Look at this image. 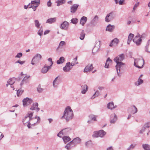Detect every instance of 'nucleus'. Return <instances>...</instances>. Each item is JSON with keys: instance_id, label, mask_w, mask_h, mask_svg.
Returning <instances> with one entry per match:
<instances>
[{"instance_id": "1", "label": "nucleus", "mask_w": 150, "mask_h": 150, "mask_svg": "<svg viewBox=\"0 0 150 150\" xmlns=\"http://www.w3.org/2000/svg\"><path fill=\"white\" fill-rule=\"evenodd\" d=\"M73 117L72 110L70 106H68L66 108L61 119H64L67 122L72 119Z\"/></svg>"}, {"instance_id": "2", "label": "nucleus", "mask_w": 150, "mask_h": 150, "mask_svg": "<svg viewBox=\"0 0 150 150\" xmlns=\"http://www.w3.org/2000/svg\"><path fill=\"white\" fill-rule=\"evenodd\" d=\"M40 120V117H38L37 116H36L34 117H31L30 122L28 124L27 126L28 128H31V125L34 126L36 123H39Z\"/></svg>"}, {"instance_id": "3", "label": "nucleus", "mask_w": 150, "mask_h": 150, "mask_svg": "<svg viewBox=\"0 0 150 150\" xmlns=\"http://www.w3.org/2000/svg\"><path fill=\"white\" fill-rule=\"evenodd\" d=\"M42 56L39 54H36L33 58L31 64L33 65H36L38 63L41 59Z\"/></svg>"}, {"instance_id": "4", "label": "nucleus", "mask_w": 150, "mask_h": 150, "mask_svg": "<svg viewBox=\"0 0 150 150\" xmlns=\"http://www.w3.org/2000/svg\"><path fill=\"white\" fill-rule=\"evenodd\" d=\"M40 0H33L31 1L30 3H29L30 7L32 8L34 11H35L37 7L40 4Z\"/></svg>"}, {"instance_id": "5", "label": "nucleus", "mask_w": 150, "mask_h": 150, "mask_svg": "<svg viewBox=\"0 0 150 150\" xmlns=\"http://www.w3.org/2000/svg\"><path fill=\"white\" fill-rule=\"evenodd\" d=\"M33 112H28L26 115L23 118L22 122L24 125L27 123H28L29 122H30V117H32L33 116Z\"/></svg>"}, {"instance_id": "6", "label": "nucleus", "mask_w": 150, "mask_h": 150, "mask_svg": "<svg viewBox=\"0 0 150 150\" xmlns=\"http://www.w3.org/2000/svg\"><path fill=\"white\" fill-rule=\"evenodd\" d=\"M144 61L143 58L140 59H134V65L136 67L141 68L142 67L144 64Z\"/></svg>"}, {"instance_id": "7", "label": "nucleus", "mask_w": 150, "mask_h": 150, "mask_svg": "<svg viewBox=\"0 0 150 150\" xmlns=\"http://www.w3.org/2000/svg\"><path fill=\"white\" fill-rule=\"evenodd\" d=\"M145 35L144 34H143L140 37V35L139 33H138L136 36L133 41L137 45H139L142 42L141 38Z\"/></svg>"}, {"instance_id": "8", "label": "nucleus", "mask_w": 150, "mask_h": 150, "mask_svg": "<svg viewBox=\"0 0 150 150\" xmlns=\"http://www.w3.org/2000/svg\"><path fill=\"white\" fill-rule=\"evenodd\" d=\"M115 14L113 12H111L107 14L105 18V21L109 22L115 18Z\"/></svg>"}, {"instance_id": "9", "label": "nucleus", "mask_w": 150, "mask_h": 150, "mask_svg": "<svg viewBox=\"0 0 150 150\" xmlns=\"http://www.w3.org/2000/svg\"><path fill=\"white\" fill-rule=\"evenodd\" d=\"M106 134V132L103 130H100L98 131H96L94 132L93 137H103Z\"/></svg>"}, {"instance_id": "10", "label": "nucleus", "mask_w": 150, "mask_h": 150, "mask_svg": "<svg viewBox=\"0 0 150 150\" xmlns=\"http://www.w3.org/2000/svg\"><path fill=\"white\" fill-rule=\"evenodd\" d=\"M32 99L28 98H24L23 100V105L24 107L30 105L32 103Z\"/></svg>"}, {"instance_id": "11", "label": "nucleus", "mask_w": 150, "mask_h": 150, "mask_svg": "<svg viewBox=\"0 0 150 150\" xmlns=\"http://www.w3.org/2000/svg\"><path fill=\"white\" fill-rule=\"evenodd\" d=\"M124 55L123 54H122L115 58L114 60L116 62H121L124 59Z\"/></svg>"}, {"instance_id": "12", "label": "nucleus", "mask_w": 150, "mask_h": 150, "mask_svg": "<svg viewBox=\"0 0 150 150\" xmlns=\"http://www.w3.org/2000/svg\"><path fill=\"white\" fill-rule=\"evenodd\" d=\"M128 110L129 112L133 114H134L137 112V108L134 105H132L129 108Z\"/></svg>"}, {"instance_id": "13", "label": "nucleus", "mask_w": 150, "mask_h": 150, "mask_svg": "<svg viewBox=\"0 0 150 150\" xmlns=\"http://www.w3.org/2000/svg\"><path fill=\"white\" fill-rule=\"evenodd\" d=\"M69 26V23L67 21H65L60 25V28L62 30H66L68 29Z\"/></svg>"}, {"instance_id": "14", "label": "nucleus", "mask_w": 150, "mask_h": 150, "mask_svg": "<svg viewBox=\"0 0 150 150\" xmlns=\"http://www.w3.org/2000/svg\"><path fill=\"white\" fill-rule=\"evenodd\" d=\"M72 68V67L70 65V63L68 62L66 63L65 66L63 68V70L65 72H68L70 71Z\"/></svg>"}, {"instance_id": "15", "label": "nucleus", "mask_w": 150, "mask_h": 150, "mask_svg": "<svg viewBox=\"0 0 150 150\" xmlns=\"http://www.w3.org/2000/svg\"><path fill=\"white\" fill-rule=\"evenodd\" d=\"M79 6V5L77 4H74L72 5L70 8V12L73 14L76 11L77 8Z\"/></svg>"}, {"instance_id": "16", "label": "nucleus", "mask_w": 150, "mask_h": 150, "mask_svg": "<svg viewBox=\"0 0 150 150\" xmlns=\"http://www.w3.org/2000/svg\"><path fill=\"white\" fill-rule=\"evenodd\" d=\"M117 64L115 66L117 70V73L118 75H119V74L120 72V68L122 65H124L125 64L122 62H116Z\"/></svg>"}, {"instance_id": "17", "label": "nucleus", "mask_w": 150, "mask_h": 150, "mask_svg": "<svg viewBox=\"0 0 150 150\" xmlns=\"http://www.w3.org/2000/svg\"><path fill=\"white\" fill-rule=\"evenodd\" d=\"M117 120V117L115 113L111 114L110 116V122L111 123L114 124Z\"/></svg>"}, {"instance_id": "18", "label": "nucleus", "mask_w": 150, "mask_h": 150, "mask_svg": "<svg viewBox=\"0 0 150 150\" xmlns=\"http://www.w3.org/2000/svg\"><path fill=\"white\" fill-rule=\"evenodd\" d=\"M75 146L73 143L71 141L69 143L67 144L66 146H65V148H66L67 150H70L73 148Z\"/></svg>"}, {"instance_id": "19", "label": "nucleus", "mask_w": 150, "mask_h": 150, "mask_svg": "<svg viewBox=\"0 0 150 150\" xmlns=\"http://www.w3.org/2000/svg\"><path fill=\"white\" fill-rule=\"evenodd\" d=\"M93 68L92 64H89L85 67L83 71L84 72H90L93 70Z\"/></svg>"}, {"instance_id": "20", "label": "nucleus", "mask_w": 150, "mask_h": 150, "mask_svg": "<svg viewBox=\"0 0 150 150\" xmlns=\"http://www.w3.org/2000/svg\"><path fill=\"white\" fill-rule=\"evenodd\" d=\"M30 109L32 110H36L37 111H39L40 108H38V104L37 103H33Z\"/></svg>"}, {"instance_id": "21", "label": "nucleus", "mask_w": 150, "mask_h": 150, "mask_svg": "<svg viewBox=\"0 0 150 150\" xmlns=\"http://www.w3.org/2000/svg\"><path fill=\"white\" fill-rule=\"evenodd\" d=\"M71 141L76 146L81 143V139L79 137H77Z\"/></svg>"}, {"instance_id": "22", "label": "nucleus", "mask_w": 150, "mask_h": 150, "mask_svg": "<svg viewBox=\"0 0 150 150\" xmlns=\"http://www.w3.org/2000/svg\"><path fill=\"white\" fill-rule=\"evenodd\" d=\"M119 42V40L117 38L114 39L113 40H112L110 43V47H112L113 46L117 45Z\"/></svg>"}, {"instance_id": "23", "label": "nucleus", "mask_w": 150, "mask_h": 150, "mask_svg": "<svg viewBox=\"0 0 150 150\" xmlns=\"http://www.w3.org/2000/svg\"><path fill=\"white\" fill-rule=\"evenodd\" d=\"M16 79L15 78H11L10 79L7 81V84H6V86H8L9 85H10L13 84L15 82Z\"/></svg>"}, {"instance_id": "24", "label": "nucleus", "mask_w": 150, "mask_h": 150, "mask_svg": "<svg viewBox=\"0 0 150 150\" xmlns=\"http://www.w3.org/2000/svg\"><path fill=\"white\" fill-rule=\"evenodd\" d=\"M117 107V105L114 106V103L112 102H111L108 103L107 105V108L110 110L114 109Z\"/></svg>"}, {"instance_id": "25", "label": "nucleus", "mask_w": 150, "mask_h": 150, "mask_svg": "<svg viewBox=\"0 0 150 150\" xmlns=\"http://www.w3.org/2000/svg\"><path fill=\"white\" fill-rule=\"evenodd\" d=\"M143 76L142 75H141L139 78L138 79V81L135 83V85L136 86H139L142 84L143 83V81L142 80L141 78Z\"/></svg>"}, {"instance_id": "26", "label": "nucleus", "mask_w": 150, "mask_h": 150, "mask_svg": "<svg viewBox=\"0 0 150 150\" xmlns=\"http://www.w3.org/2000/svg\"><path fill=\"white\" fill-rule=\"evenodd\" d=\"M87 20V18L86 17L83 16L81 19L80 24H81L82 26H83L86 23Z\"/></svg>"}, {"instance_id": "27", "label": "nucleus", "mask_w": 150, "mask_h": 150, "mask_svg": "<svg viewBox=\"0 0 150 150\" xmlns=\"http://www.w3.org/2000/svg\"><path fill=\"white\" fill-rule=\"evenodd\" d=\"M115 28V26L113 25H111L110 24L108 25L106 28V30L111 32L113 31Z\"/></svg>"}, {"instance_id": "28", "label": "nucleus", "mask_w": 150, "mask_h": 150, "mask_svg": "<svg viewBox=\"0 0 150 150\" xmlns=\"http://www.w3.org/2000/svg\"><path fill=\"white\" fill-rule=\"evenodd\" d=\"M56 20V18H50L47 20L46 23L49 24H51L55 22Z\"/></svg>"}, {"instance_id": "29", "label": "nucleus", "mask_w": 150, "mask_h": 150, "mask_svg": "<svg viewBox=\"0 0 150 150\" xmlns=\"http://www.w3.org/2000/svg\"><path fill=\"white\" fill-rule=\"evenodd\" d=\"M62 139L65 144H66L71 140L70 138L69 137L67 136L63 137Z\"/></svg>"}, {"instance_id": "30", "label": "nucleus", "mask_w": 150, "mask_h": 150, "mask_svg": "<svg viewBox=\"0 0 150 150\" xmlns=\"http://www.w3.org/2000/svg\"><path fill=\"white\" fill-rule=\"evenodd\" d=\"M48 71V69L47 68V66L46 64H45L42 68L41 69V72L43 74H45Z\"/></svg>"}, {"instance_id": "31", "label": "nucleus", "mask_w": 150, "mask_h": 150, "mask_svg": "<svg viewBox=\"0 0 150 150\" xmlns=\"http://www.w3.org/2000/svg\"><path fill=\"white\" fill-rule=\"evenodd\" d=\"M134 36V34L132 33H130L128 37V41L127 43L128 44H130V42L132 40V38Z\"/></svg>"}, {"instance_id": "32", "label": "nucleus", "mask_w": 150, "mask_h": 150, "mask_svg": "<svg viewBox=\"0 0 150 150\" xmlns=\"http://www.w3.org/2000/svg\"><path fill=\"white\" fill-rule=\"evenodd\" d=\"M71 130V129L70 128H67L62 129V131L64 134H66L69 132Z\"/></svg>"}, {"instance_id": "33", "label": "nucleus", "mask_w": 150, "mask_h": 150, "mask_svg": "<svg viewBox=\"0 0 150 150\" xmlns=\"http://www.w3.org/2000/svg\"><path fill=\"white\" fill-rule=\"evenodd\" d=\"M64 58L63 57H61L57 61V63L58 64L63 63L64 61Z\"/></svg>"}, {"instance_id": "34", "label": "nucleus", "mask_w": 150, "mask_h": 150, "mask_svg": "<svg viewBox=\"0 0 150 150\" xmlns=\"http://www.w3.org/2000/svg\"><path fill=\"white\" fill-rule=\"evenodd\" d=\"M65 2V0H58L56 2L57 4V6H59L60 5L64 4Z\"/></svg>"}, {"instance_id": "35", "label": "nucleus", "mask_w": 150, "mask_h": 150, "mask_svg": "<svg viewBox=\"0 0 150 150\" xmlns=\"http://www.w3.org/2000/svg\"><path fill=\"white\" fill-rule=\"evenodd\" d=\"M58 79V77H56L53 82V85L54 87H57L58 84V82L57 81V80Z\"/></svg>"}, {"instance_id": "36", "label": "nucleus", "mask_w": 150, "mask_h": 150, "mask_svg": "<svg viewBox=\"0 0 150 150\" xmlns=\"http://www.w3.org/2000/svg\"><path fill=\"white\" fill-rule=\"evenodd\" d=\"M142 147L145 150H150V146L148 144H143Z\"/></svg>"}, {"instance_id": "37", "label": "nucleus", "mask_w": 150, "mask_h": 150, "mask_svg": "<svg viewBox=\"0 0 150 150\" xmlns=\"http://www.w3.org/2000/svg\"><path fill=\"white\" fill-rule=\"evenodd\" d=\"M100 95V92L98 90H97L95 93L93 95V96L91 97V99H93L95 98L96 97H98Z\"/></svg>"}, {"instance_id": "38", "label": "nucleus", "mask_w": 150, "mask_h": 150, "mask_svg": "<svg viewBox=\"0 0 150 150\" xmlns=\"http://www.w3.org/2000/svg\"><path fill=\"white\" fill-rule=\"evenodd\" d=\"M112 60L110 59V58H108L107 60L105 66V67L106 68H108V65L111 62Z\"/></svg>"}, {"instance_id": "39", "label": "nucleus", "mask_w": 150, "mask_h": 150, "mask_svg": "<svg viewBox=\"0 0 150 150\" xmlns=\"http://www.w3.org/2000/svg\"><path fill=\"white\" fill-rule=\"evenodd\" d=\"M85 33H84V30H83L81 31L80 37V39L81 40H83L84 39L85 36Z\"/></svg>"}, {"instance_id": "40", "label": "nucleus", "mask_w": 150, "mask_h": 150, "mask_svg": "<svg viewBox=\"0 0 150 150\" xmlns=\"http://www.w3.org/2000/svg\"><path fill=\"white\" fill-rule=\"evenodd\" d=\"M150 41V40H149L148 42L147 43L145 47L146 51L149 52H150V48H149V43Z\"/></svg>"}, {"instance_id": "41", "label": "nucleus", "mask_w": 150, "mask_h": 150, "mask_svg": "<svg viewBox=\"0 0 150 150\" xmlns=\"http://www.w3.org/2000/svg\"><path fill=\"white\" fill-rule=\"evenodd\" d=\"M23 92V90L21 89H20L17 90V96H20Z\"/></svg>"}, {"instance_id": "42", "label": "nucleus", "mask_w": 150, "mask_h": 150, "mask_svg": "<svg viewBox=\"0 0 150 150\" xmlns=\"http://www.w3.org/2000/svg\"><path fill=\"white\" fill-rule=\"evenodd\" d=\"M66 42L64 41H61L60 42L59 44V46L58 47V48H62V46L64 45H65Z\"/></svg>"}, {"instance_id": "43", "label": "nucleus", "mask_w": 150, "mask_h": 150, "mask_svg": "<svg viewBox=\"0 0 150 150\" xmlns=\"http://www.w3.org/2000/svg\"><path fill=\"white\" fill-rule=\"evenodd\" d=\"M96 117H97L96 116L93 115H90L89 117L92 120H93L94 121H97L96 118Z\"/></svg>"}, {"instance_id": "44", "label": "nucleus", "mask_w": 150, "mask_h": 150, "mask_svg": "<svg viewBox=\"0 0 150 150\" xmlns=\"http://www.w3.org/2000/svg\"><path fill=\"white\" fill-rule=\"evenodd\" d=\"M30 77V76H25L24 78L23 79V80L22 81V83L21 84V85H22V84H23L24 82H27L26 81Z\"/></svg>"}, {"instance_id": "45", "label": "nucleus", "mask_w": 150, "mask_h": 150, "mask_svg": "<svg viewBox=\"0 0 150 150\" xmlns=\"http://www.w3.org/2000/svg\"><path fill=\"white\" fill-rule=\"evenodd\" d=\"M71 23H72L74 24H76L78 22V20L76 18H73L71 20Z\"/></svg>"}, {"instance_id": "46", "label": "nucleus", "mask_w": 150, "mask_h": 150, "mask_svg": "<svg viewBox=\"0 0 150 150\" xmlns=\"http://www.w3.org/2000/svg\"><path fill=\"white\" fill-rule=\"evenodd\" d=\"M35 27L38 28H39L40 24L39 23L38 20H35Z\"/></svg>"}, {"instance_id": "47", "label": "nucleus", "mask_w": 150, "mask_h": 150, "mask_svg": "<svg viewBox=\"0 0 150 150\" xmlns=\"http://www.w3.org/2000/svg\"><path fill=\"white\" fill-rule=\"evenodd\" d=\"M43 29L42 28V27H41L40 29L38 30V34L41 36L43 34ZM41 38V37H40Z\"/></svg>"}, {"instance_id": "48", "label": "nucleus", "mask_w": 150, "mask_h": 150, "mask_svg": "<svg viewBox=\"0 0 150 150\" xmlns=\"http://www.w3.org/2000/svg\"><path fill=\"white\" fill-rule=\"evenodd\" d=\"M96 45L92 50V52L93 53H96L99 49V47H97Z\"/></svg>"}, {"instance_id": "49", "label": "nucleus", "mask_w": 150, "mask_h": 150, "mask_svg": "<svg viewBox=\"0 0 150 150\" xmlns=\"http://www.w3.org/2000/svg\"><path fill=\"white\" fill-rule=\"evenodd\" d=\"M81 88H82V90H88V87L87 85L86 84H85L84 85H82L81 86Z\"/></svg>"}, {"instance_id": "50", "label": "nucleus", "mask_w": 150, "mask_h": 150, "mask_svg": "<svg viewBox=\"0 0 150 150\" xmlns=\"http://www.w3.org/2000/svg\"><path fill=\"white\" fill-rule=\"evenodd\" d=\"M37 89L38 91L40 93L42 92L43 90V89L41 88L40 86H38Z\"/></svg>"}, {"instance_id": "51", "label": "nucleus", "mask_w": 150, "mask_h": 150, "mask_svg": "<svg viewBox=\"0 0 150 150\" xmlns=\"http://www.w3.org/2000/svg\"><path fill=\"white\" fill-rule=\"evenodd\" d=\"M23 55L22 53L21 52L18 53L17 55L15 56L16 58H20L22 57Z\"/></svg>"}, {"instance_id": "52", "label": "nucleus", "mask_w": 150, "mask_h": 150, "mask_svg": "<svg viewBox=\"0 0 150 150\" xmlns=\"http://www.w3.org/2000/svg\"><path fill=\"white\" fill-rule=\"evenodd\" d=\"M136 146V145H133V144H131L129 147L127 149V150H130L132 149H133Z\"/></svg>"}, {"instance_id": "53", "label": "nucleus", "mask_w": 150, "mask_h": 150, "mask_svg": "<svg viewBox=\"0 0 150 150\" xmlns=\"http://www.w3.org/2000/svg\"><path fill=\"white\" fill-rule=\"evenodd\" d=\"M25 62L24 61H21V60H18L15 63V64H16L17 63H19L21 64H23Z\"/></svg>"}, {"instance_id": "54", "label": "nucleus", "mask_w": 150, "mask_h": 150, "mask_svg": "<svg viewBox=\"0 0 150 150\" xmlns=\"http://www.w3.org/2000/svg\"><path fill=\"white\" fill-rule=\"evenodd\" d=\"M63 134H64L62 131V130L61 131H60L57 134V136L59 137H61L63 135Z\"/></svg>"}, {"instance_id": "55", "label": "nucleus", "mask_w": 150, "mask_h": 150, "mask_svg": "<svg viewBox=\"0 0 150 150\" xmlns=\"http://www.w3.org/2000/svg\"><path fill=\"white\" fill-rule=\"evenodd\" d=\"M77 56L75 58L73 59V61L72 62H74V63H75L76 64H77L78 63V62H77Z\"/></svg>"}, {"instance_id": "56", "label": "nucleus", "mask_w": 150, "mask_h": 150, "mask_svg": "<svg viewBox=\"0 0 150 150\" xmlns=\"http://www.w3.org/2000/svg\"><path fill=\"white\" fill-rule=\"evenodd\" d=\"M98 16L97 15H96L94 18H93V20L94 21H97L98 20Z\"/></svg>"}, {"instance_id": "57", "label": "nucleus", "mask_w": 150, "mask_h": 150, "mask_svg": "<svg viewBox=\"0 0 150 150\" xmlns=\"http://www.w3.org/2000/svg\"><path fill=\"white\" fill-rule=\"evenodd\" d=\"M48 61L50 62V64H51V65H52L53 64V62L52 61V59L51 58H49L48 59Z\"/></svg>"}, {"instance_id": "58", "label": "nucleus", "mask_w": 150, "mask_h": 150, "mask_svg": "<svg viewBox=\"0 0 150 150\" xmlns=\"http://www.w3.org/2000/svg\"><path fill=\"white\" fill-rule=\"evenodd\" d=\"M52 3L51 2L50 0H49L47 2V6L48 7H50L51 6Z\"/></svg>"}, {"instance_id": "59", "label": "nucleus", "mask_w": 150, "mask_h": 150, "mask_svg": "<svg viewBox=\"0 0 150 150\" xmlns=\"http://www.w3.org/2000/svg\"><path fill=\"white\" fill-rule=\"evenodd\" d=\"M144 126L145 128H149V123H146L145 124Z\"/></svg>"}, {"instance_id": "60", "label": "nucleus", "mask_w": 150, "mask_h": 150, "mask_svg": "<svg viewBox=\"0 0 150 150\" xmlns=\"http://www.w3.org/2000/svg\"><path fill=\"white\" fill-rule=\"evenodd\" d=\"M145 127L144 126L140 131V133H142L145 130Z\"/></svg>"}, {"instance_id": "61", "label": "nucleus", "mask_w": 150, "mask_h": 150, "mask_svg": "<svg viewBox=\"0 0 150 150\" xmlns=\"http://www.w3.org/2000/svg\"><path fill=\"white\" fill-rule=\"evenodd\" d=\"M88 91V90H81V93H82V94H85L86 92L87 91Z\"/></svg>"}, {"instance_id": "62", "label": "nucleus", "mask_w": 150, "mask_h": 150, "mask_svg": "<svg viewBox=\"0 0 150 150\" xmlns=\"http://www.w3.org/2000/svg\"><path fill=\"white\" fill-rule=\"evenodd\" d=\"M125 0H120L119 2V4L120 5H122Z\"/></svg>"}, {"instance_id": "63", "label": "nucleus", "mask_w": 150, "mask_h": 150, "mask_svg": "<svg viewBox=\"0 0 150 150\" xmlns=\"http://www.w3.org/2000/svg\"><path fill=\"white\" fill-rule=\"evenodd\" d=\"M29 6V4L28 5H25L24 8L25 9H27L28 8H31V7H30Z\"/></svg>"}, {"instance_id": "64", "label": "nucleus", "mask_w": 150, "mask_h": 150, "mask_svg": "<svg viewBox=\"0 0 150 150\" xmlns=\"http://www.w3.org/2000/svg\"><path fill=\"white\" fill-rule=\"evenodd\" d=\"M107 150H113L112 146H110L107 149Z\"/></svg>"}]
</instances>
